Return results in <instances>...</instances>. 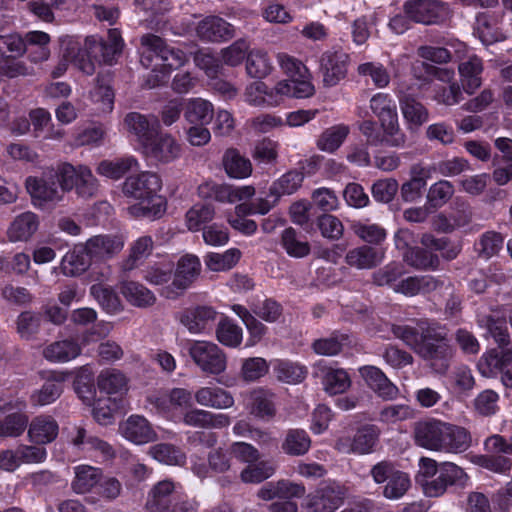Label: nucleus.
Segmentation results:
<instances>
[{"label": "nucleus", "instance_id": "f257e3e1", "mask_svg": "<svg viewBox=\"0 0 512 512\" xmlns=\"http://www.w3.org/2000/svg\"><path fill=\"white\" fill-rule=\"evenodd\" d=\"M393 336L400 339L405 345L413 349L423 359L436 366L440 362V369L446 368V359L451 355L445 332L434 324L421 321L417 326L392 325Z\"/></svg>", "mask_w": 512, "mask_h": 512}, {"label": "nucleus", "instance_id": "f03ea898", "mask_svg": "<svg viewBox=\"0 0 512 512\" xmlns=\"http://www.w3.org/2000/svg\"><path fill=\"white\" fill-rule=\"evenodd\" d=\"M415 441L418 446L431 451L459 454L469 449L472 437L464 427L430 419L417 423Z\"/></svg>", "mask_w": 512, "mask_h": 512}, {"label": "nucleus", "instance_id": "7ed1b4c3", "mask_svg": "<svg viewBox=\"0 0 512 512\" xmlns=\"http://www.w3.org/2000/svg\"><path fill=\"white\" fill-rule=\"evenodd\" d=\"M141 63L152 68L153 81L147 80V86L154 88L164 81L170 70L185 64L187 57L183 51L168 47L159 36L146 34L141 37Z\"/></svg>", "mask_w": 512, "mask_h": 512}, {"label": "nucleus", "instance_id": "20e7f679", "mask_svg": "<svg viewBox=\"0 0 512 512\" xmlns=\"http://www.w3.org/2000/svg\"><path fill=\"white\" fill-rule=\"evenodd\" d=\"M122 48L123 40L120 32L117 29H110L107 42L94 36L87 37L82 45L72 44L68 49V55L73 57L80 71L92 75L99 57H102L104 62L111 63Z\"/></svg>", "mask_w": 512, "mask_h": 512}, {"label": "nucleus", "instance_id": "39448f33", "mask_svg": "<svg viewBox=\"0 0 512 512\" xmlns=\"http://www.w3.org/2000/svg\"><path fill=\"white\" fill-rule=\"evenodd\" d=\"M276 60L281 71L288 77L279 81L288 84L290 91L286 98L304 99L314 95L311 73L301 60L284 52L278 53Z\"/></svg>", "mask_w": 512, "mask_h": 512}, {"label": "nucleus", "instance_id": "423d86ee", "mask_svg": "<svg viewBox=\"0 0 512 512\" xmlns=\"http://www.w3.org/2000/svg\"><path fill=\"white\" fill-rule=\"evenodd\" d=\"M370 109L378 118L382 131L386 135V143L400 147L405 143V135L401 132L395 101L389 94L377 93L370 99Z\"/></svg>", "mask_w": 512, "mask_h": 512}, {"label": "nucleus", "instance_id": "0eeeda50", "mask_svg": "<svg viewBox=\"0 0 512 512\" xmlns=\"http://www.w3.org/2000/svg\"><path fill=\"white\" fill-rule=\"evenodd\" d=\"M57 180L62 191L75 190L83 199L95 196L98 191V180L86 165L61 164L57 168Z\"/></svg>", "mask_w": 512, "mask_h": 512}, {"label": "nucleus", "instance_id": "6e6552de", "mask_svg": "<svg viewBox=\"0 0 512 512\" xmlns=\"http://www.w3.org/2000/svg\"><path fill=\"white\" fill-rule=\"evenodd\" d=\"M187 351L195 365L206 374L219 375L226 370V354L214 342L190 340Z\"/></svg>", "mask_w": 512, "mask_h": 512}, {"label": "nucleus", "instance_id": "1a4fd4ad", "mask_svg": "<svg viewBox=\"0 0 512 512\" xmlns=\"http://www.w3.org/2000/svg\"><path fill=\"white\" fill-rule=\"evenodd\" d=\"M201 269V261L198 256L182 255L176 263L172 283L162 289L161 295L167 299L177 298L198 278Z\"/></svg>", "mask_w": 512, "mask_h": 512}, {"label": "nucleus", "instance_id": "9d476101", "mask_svg": "<svg viewBox=\"0 0 512 512\" xmlns=\"http://www.w3.org/2000/svg\"><path fill=\"white\" fill-rule=\"evenodd\" d=\"M142 154L156 164H168L177 160L182 153L179 141L170 133L158 131L146 140Z\"/></svg>", "mask_w": 512, "mask_h": 512}, {"label": "nucleus", "instance_id": "9b49d317", "mask_svg": "<svg viewBox=\"0 0 512 512\" xmlns=\"http://www.w3.org/2000/svg\"><path fill=\"white\" fill-rule=\"evenodd\" d=\"M371 475L373 480L378 484L386 482L383 495L390 500L400 499L411 486L408 474L397 470L388 462L376 464L371 470Z\"/></svg>", "mask_w": 512, "mask_h": 512}, {"label": "nucleus", "instance_id": "f8f14e48", "mask_svg": "<svg viewBox=\"0 0 512 512\" xmlns=\"http://www.w3.org/2000/svg\"><path fill=\"white\" fill-rule=\"evenodd\" d=\"M403 10L412 21L425 25L438 24L451 15L449 5L438 0H409Z\"/></svg>", "mask_w": 512, "mask_h": 512}, {"label": "nucleus", "instance_id": "ddd939ff", "mask_svg": "<svg viewBox=\"0 0 512 512\" xmlns=\"http://www.w3.org/2000/svg\"><path fill=\"white\" fill-rule=\"evenodd\" d=\"M289 91L286 82H277L269 88L266 83L255 81L246 87L244 100L255 107H277L284 102Z\"/></svg>", "mask_w": 512, "mask_h": 512}, {"label": "nucleus", "instance_id": "4468645a", "mask_svg": "<svg viewBox=\"0 0 512 512\" xmlns=\"http://www.w3.org/2000/svg\"><path fill=\"white\" fill-rule=\"evenodd\" d=\"M25 185L36 206L58 202L62 200L65 192L57 180V170L44 173L41 177L30 176Z\"/></svg>", "mask_w": 512, "mask_h": 512}, {"label": "nucleus", "instance_id": "2eb2a0df", "mask_svg": "<svg viewBox=\"0 0 512 512\" xmlns=\"http://www.w3.org/2000/svg\"><path fill=\"white\" fill-rule=\"evenodd\" d=\"M47 451L43 447L21 444L16 448L0 451V469L16 471L22 464H38L45 461Z\"/></svg>", "mask_w": 512, "mask_h": 512}, {"label": "nucleus", "instance_id": "dca6fc26", "mask_svg": "<svg viewBox=\"0 0 512 512\" xmlns=\"http://www.w3.org/2000/svg\"><path fill=\"white\" fill-rule=\"evenodd\" d=\"M380 431L375 425H365L357 430L353 437L343 435L338 438L335 448L341 453L369 454L373 451Z\"/></svg>", "mask_w": 512, "mask_h": 512}, {"label": "nucleus", "instance_id": "f3484780", "mask_svg": "<svg viewBox=\"0 0 512 512\" xmlns=\"http://www.w3.org/2000/svg\"><path fill=\"white\" fill-rule=\"evenodd\" d=\"M126 238L122 234H99L89 238L85 251L90 259L104 261L118 255L124 248Z\"/></svg>", "mask_w": 512, "mask_h": 512}, {"label": "nucleus", "instance_id": "a211bd4d", "mask_svg": "<svg viewBox=\"0 0 512 512\" xmlns=\"http://www.w3.org/2000/svg\"><path fill=\"white\" fill-rule=\"evenodd\" d=\"M26 407V402L22 398H14L0 405V411L10 414L0 420V437L16 438L26 429L28 417L21 413Z\"/></svg>", "mask_w": 512, "mask_h": 512}, {"label": "nucleus", "instance_id": "6ab92c4d", "mask_svg": "<svg viewBox=\"0 0 512 512\" xmlns=\"http://www.w3.org/2000/svg\"><path fill=\"white\" fill-rule=\"evenodd\" d=\"M162 189L161 177L154 172L144 171L125 179L123 194L128 198L158 194Z\"/></svg>", "mask_w": 512, "mask_h": 512}, {"label": "nucleus", "instance_id": "aec40b11", "mask_svg": "<svg viewBox=\"0 0 512 512\" xmlns=\"http://www.w3.org/2000/svg\"><path fill=\"white\" fill-rule=\"evenodd\" d=\"M344 491L338 485H326L307 496L305 507L311 512H334L344 500Z\"/></svg>", "mask_w": 512, "mask_h": 512}, {"label": "nucleus", "instance_id": "412c9836", "mask_svg": "<svg viewBox=\"0 0 512 512\" xmlns=\"http://www.w3.org/2000/svg\"><path fill=\"white\" fill-rule=\"evenodd\" d=\"M119 433L126 440L143 445L156 440L157 434L148 420L141 415H131L119 424Z\"/></svg>", "mask_w": 512, "mask_h": 512}, {"label": "nucleus", "instance_id": "4be33fe9", "mask_svg": "<svg viewBox=\"0 0 512 512\" xmlns=\"http://www.w3.org/2000/svg\"><path fill=\"white\" fill-rule=\"evenodd\" d=\"M349 55L343 51H327L321 57L323 82L326 86H335L347 73Z\"/></svg>", "mask_w": 512, "mask_h": 512}, {"label": "nucleus", "instance_id": "5701e85b", "mask_svg": "<svg viewBox=\"0 0 512 512\" xmlns=\"http://www.w3.org/2000/svg\"><path fill=\"white\" fill-rule=\"evenodd\" d=\"M135 203L127 207L128 214L133 218L154 220L164 215L167 208L166 198L162 195H148L133 198Z\"/></svg>", "mask_w": 512, "mask_h": 512}, {"label": "nucleus", "instance_id": "b1692460", "mask_svg": "<svg viewBox=\"0 0 512 512\" xmlns=\"http://www.w3.org/2000/svg\"><path fill=\"white\" fill-rule=\"evenodd\" d=\"M361 377L366 384L381 398L385 400L395 399L399 389L376 366H363L359 369Z\"/></svg>", "mask_w": 512, "mask_h": 512}, {"label": "nucleus", "instance_id": "393cba45", "mask_svg": "<svg viewBox=\"0 0 512 512\" xmlns=\"http://www.w3.org/2000/svg\"><path fill=\"white\" fill-rule=\"evenodd\" d=\"M39 228L38 216L30 211L23 212L13 218L10 222L6 236L12 243L27 242Z\"/></svg>", "mask_w": 512, "mask_h": 512}, {"label": "nucleus", "instance_id": "a878e982", "mask_svg": "<svg viewBox=\"0 0 512 512\" xmlns=\"http://www.w3.org/2000/svg\"><path fill=\"white\" fill-rule=\"evenodd\" d=\"M196 34L204 41L218 42L233 37L234 30L232 25L221 17L207 16L197 24Z\"/></svg>", "mask_w": 512, "mask_h": 512}, {"label": "nucleus", "instance_id": "bb28decb", "mask_svg": "<svg viewBox=\"0 0 512 512\" xmlns=\"http://www.w3.org/2000/svg\"><path fill=\"white\" fill-rule=\"evenodd\" d=\"M246 407L250 414L264 420L276 415L275 394L264 388H256L249 392Z\"/></svg>", "mask_w": 512, "mask_h": 512}, {"label": "nucleus", "instance_id": "cd10ccee", "mask_svg": "<svg viewBox=\"0 0 512 512\" xmlns=\"http://www.w3.org/2000/svg\"><path fill=\"white\" fill-rule=\"evenodd\" d=\"M197 404L203 407L225 410L231 408L234 397L231 392L217 386H203L194 393Z\"/></svg>", "mask_w": 512, "mask_h": 512}, {"label": "nucleus", "instance_id": "c85d7f7f", "mask_svg": "<svg viewBox=\"0 0 512 512\" xmlns=\"http://www.w3.org/2000/svg\"><path fill=\"white\" fill-rule=\"evenodd\" d=\"M217 313L211 307H197L192 310L185 311L180 318V322L192 334H202L211 330Z\"/></svg>", "mask_w": 512, "mask_h": 512}, {"label": "nucleus", "instance_id": "c756f323", "mask_svg": "<svg viewBox=\"0 0 512 512\" xmlns=\"http://www.w3.org/2000/svg\"><path fill=\"white\" fill-rule=\"evenodd\" d=\"M480 374L484 377H493L498 371L512 368V348L507 346L500 352L492 349L484 353L477 364Z\"/></svg>", "mask_w": 512, "mask_h": 512}, {"label": "nucleus", "instance_id": "7c9ffc66", "mask_svg": "<svg viewBox=\"0 0 512 512\" xmlns=\"http://www.w3.org/2000/svg\"><path fill=\"white\" fill-rule=\"evenodd\" d=\"M70 439L75 447L90 456L108 459L114 455V450L108 443L96 437H87L85 429L81 427H74Z\"/></svg>", "mask_w": 512, "mask_h": 512}, {"label": "nucleus", "instance_id": "2f4dec72", "mask_svg": "<svg viewBox=\"0 0 512 512\" xmlns=\"http://www.w3.org/2000/svg\"><path fill=\"white\" fill-rule=\"evenodd\" d=\"M58 432V423L52 416L39 415L30 422L27 435L31 442L44 445L54 441Z\"/></svg>", "mask_w": 512, "mask_h": 512}, {"label": "nucleus", "instance_id": "473e14b6", "mask_svg": "<svg viewBox=\"0 0 512 512\" xmlns=\"http://www.w3.org/2000/svg\"><path fill=\"white\" fill-rule=\"evenodd\" d=\"M213 104L201 97L184 100V119L190 125H208L214 118Z\"/></svg>", "mask_w": 512, "mask_h": 512}, {"label": "nucleus", "instance_id": "72a5a7b5", "mask_svg": "<svg viewBox=\"0 0 512 512\" xmlns=\"http://www.w3.org/2000/svg\"><path fill=\"white\" fill-rule=\"evenodd\" d=\"M180 485L172 480L165 479L157 482L149 491L146 507L150 512H169V496L177 492Z\"/></svg>", "mask_w": 512, "mask_h": 512}, {"label": "nucleus", "instance_id": "f704fd0d", "mask_svg": "<svg viewBox=\"0 0 512 512\" xmlns=\"http://www.w3.org/2000/svg\"><path fill=\"white\" fill-rule=\"evenodd\" d=\"M125 129L133 134L140 144V149L154 135V126H158L155 117H148L138 112L128 113L123 121Z\"/></svg>", "mask_w": 512, "mask_h": 512}, {"label": "nucleus", "instance_id": "c9c22d12", "mask_svg": "<svg viewBox=\"0 0 512 512\" xmlns=\"http://www.w3.org/2000/svg\"><path fill=\"white\" fill-rule=\"evenodd\" d=\"M443 286V283L431 275L410 276L394 284L393 290L412 297L420 293H429Z\"/></svg>", "mask_w": 512, "mask_h": 512}, {"label": "nucleus", "instance_id": "e433bc0d", "mask_svg": "<svg viewBox=\"0 0 512 512\" xmlns=\"http://www.w3.org/2000/svg\"><path fill=\"white\" fill-rule=\"evenodd\" d=\"M97 387L101 393L120 400L128 391V380L116 369H105L97 377Z\"/></svg>", "mask_w": 512, "mask_h": 512}, {"label": "nucleus", "instance_id": "4c0bfd02", "mask_svg": "<svg viewBox=\"0 0 512 512\" xmlns=\"http://www.w3.org/2000/svg\"><path fill=\"white\" fill-rule=\"evenodd\" d=\"M90 260L85 251V244L76 245L62 257L59 268L67 277L79 276L89 268Z\"/></svg>", "mask_w": 512, "mask_h": 512}, {"label": "nucleus", "instance_id": "58836bf2", "mask_svg": "<svg viewBox=\"0 0 512 512\" xmlns=\"http://www.w3.org/2000/svg\"><path fill=\"white\" fill-rule=\"evenodd\" d=\"M119 290L126 301L134 307L147 308L156 302L155 294L136 281H122Z\"/></svg>", "mask_w": 512, "mask_h": 512}, {"label": "nucleus", "instance_id": "ea45409f", "mask_svg": "<svg viewBox=\"0 0 512 512\" xmlns=\"http://www.w3.org/2000/svg\"><path fill=\"white\" fill-rule=\"evenodd\" d=\"M461 83L466 93L473 94L481 86L482 61L473 55L458 66Z\"/></svg>", "mask_w": 512, "mask_h": 512}, {"label": "nucleus", "instance_id": "a19ab883", "mask_svg": "<svg viewBox=\"0 0 512 512\" xmlns=\"http://www.w3.org/2000/svg\"><path fill=\"white\" fill-rule=\"evenodd\" d=\"M272 367L277 380L286 384L301 383L308 374L306 366L287 359L273 360Z\"/></svg>", "mask_w": 512, "mask_h": 512}, {"label": "nucleus", "instance_id": "79ce46f5", "mask_svg": "<svg viewBox=\"0 0 512 512\" xmlns=\"http://www.w3.org/2000/svg\"><path fill=\"white\" fill-rule=\"evenodd\" d=\"M102 472L99 468L81 464L74 467V478L71 488L78 494L90 492L101 480Z\"/></svg>", "mask_w": 512, "mask_h": 512}, {"label": "nucleus", "instance_id": "37998d69", "mask_svg": "<svg viewBox=\"0 0 512 512\" xmlns=\"http://www.w3.org/2000/svg\"><path fill=\"white\" fill-rule=\"evenodd\" d=\"M383 259V252L369 246L354 248L345 257L346 263L357 269H371L380 264Z\"/></svg>", "mask_w": 512, "mask_h": 512}, {"label": "nucleus", "instance_id": "c03bdc74", "mask_svg": "<svg viewBox=\"0 0 512 512\" xmlns=\"http://www.w3.org/2000/svg\"><path fill=\"white\" fill-rule=\"evenodd\" d=\"M81 353L80 345L73 339L56 341L44 350L47 360L55 363H64L78 357Z\"/></svg>", "mask_w": 512, "mask_h": 512}, {"label": "nucleus", "instance_id": "a18cd8bd", "mask_svg": "<svg viewBox=\"0 0 512 512\" xmlns=\"http://www.w3.org/2000/svg\"><path fill=\"white\" fill-rule=\"evenodd\" d=\"M90 295L97 301L100 307L109 315H116L123 311L124 306L118 294L110 287L103 284H93L90 287Z\"/></svg>", "mask_w": 512, "mask_h": 512}, {"label": "nucleus", "instance_id": "49530a36", "mask_svg": "<svg viewBox=\"0 0 512 512\" xmlns=\"http://www.w3.org/2000/svg\"><path fill=\"white\" fill-rule=\"evenodd\" d=\"M401 112L409 129H417L428 121L429 113L422 103L410 96L399 99Z\"/></svg>", "mask_w": 512, "mask_h": 512}, {"label": "nucleus", "instance_id": "de8ad7c7", "mask_svg": "<svg viewBox=\"0 0 512 512\" xmlns=\"http://www.w3.org/2000/svg\"><path fill=\"white\" fill-rule=\"evenodd\" d=\"M138 165L137 159L133 156L113 160H103L97 165L96 172L106 178L118 180L128 171L137 168Z\"/></svg>", "mask_w": 512, "mask_h": 512}, {"label": "nucleus", "instance_id": "09e8293b", "mask_svg": "<svg viewBox=\"0 0 512 512\" xmlns=\"http://www.w3.org/2000/svg\"><path fill=\"white\" fill-rule=\"evenodd\" d=\"M223 166L227 175L235 179H244L252 174V164L236 149H228L223 156Z\"/></svg>", "mask_w": 512, "mask_h": 512}, {"label": "nucleus", "instance_id": "8fccbe9b", "mask_svg": "<svg viewBox=\"0 0 512 512\" xmlns=\"http://www.w3.org/2000/svg\"><path fill=\"white\" fill-rule=\"evenodd\" d=\"M242 253L237 248H230L223 253L209 252L204 256V263L208 270L213 272H225L239 262Z\"/></svg>", "mask_w": 512, "mask_h": 512}, {"label": "nucleus", "instance_id": "3c124183", "mask_svg": "<svg viewBox=\"0 0 512 512\" xmlns=\"http://www.w3.org/2000/svg\"><path fill=\"white\" fill-rule=\"evenodd\" d=\"M311 447V439L303 429H289L283 439L281 448L290 456H301L306 454Z\"/></svg>", "mask_w": 512, "mask_h": 512}, {"label": "nucleus", "instance_id": "603ef678", "mask_svg": "<svg viewBox=\"0 0 512 512\" xmlns=\"http://www.w3.org/2000/svg\"><path fill=\"white\" fill-rule=\"evenodd\" d=\"M321 371L324 390L330 395L343 393L350 387L351 380L344 369L323 367Z\"/></svg>", "mask_w": 512, "mask_h": 512}, {"label": "nucleus", "instance_id": "864d4df0", "mask_svg": "<svg viewBox=\"0 0 512 512\" xmlns=\"http://www.w3.org/2000/svg\"><path fill=\"white\" fill-rule=\"evenodd\" d=\"M350 133L346 124H337L324 130L317 140V147L324 152H335Z\"/></svg>", "mask_w": 512, "mask_h": 512}, {"label": "nucleus", "instance_id": "5fc2aeb1", "mask_svg": "<svg viewBox=\"0 0 512 512\" xmlns=\"http://www.w3.org/2000/svg\"><path fill=\"white\" fill-rule=\"evenodd\" d=\"M272 62L264 50L254 49L247 55L246 71L252 78L263 79L271 74Z\"/></svg>", "mask_w": 512, "mask_h": 512}, {"label": "nucleus", "instance_id": "6e6d98bb", "mask_svg": "<svg viewBox=\"0 0 512 512\" xmlns=\"http://www.w3.org/2000/svg\"><path fill=\"white\" fill-rule=\"evenodd\" d=\"M215 335L222 345L229 348H237L243 341L242 328L229 318H223L219 321Z\"/></svg>", "mask_w": 512, "mask_h": 512}, {"label": "nucleus", "instance_id": "4d7b16f0", "mask_svg": "<svg viewBox=\"0 0 512 512\" xmlns=\"http://www.w3.org/2000/svg\"><path fill=\"white\" fill-rule=\"evenodd\" d=\"M214 216L215 209L212 205L197 203L186 212V226L189 231H200L204 228V224L209 223L214 219Z\"/></svg>", "mask_w": 512, "mask_h": 512}, {"label": "nucleus", "instance_id": "13d9d810", "mask_svg": "<svg viewBox=\"0 0 512 512\" xmlns=\"http://www.w3.org/2000/svg\"><path fill=\"white\" fill-rule=\"evenodd\" d=\"M149 454L158 462L181 466L186 462L185 453L178 447L169 443H160L150 447Z\"/></svg>", "mask_w": 512, "mask_h": 512}, {"label": "nucleus", "instance_id": "bf43d9fd", "mask_svg": "<svg viewBox=\"0 0 512 512\" xmlns=\"http://www.w3.org/2000/svg\"><path fill=\"white\" fill-rule=\"evenodd\" d=\"M153 250V240L150 236H141L130 246V254L121 264L124 271L133 270L139 261L147 258Z\"/></svg>", "mask_w": 512, "mask_h": 512}, {"label": "nucleus", "instance_id": "052dcab7", "mask_svg": "<svg viewBox=\"0 0 512 512\" xmlns=\"http://www.w3.org/2000/svg\"><path fill=\"white\" fill-rule=\"evenodd\" d=\"M276 471L275 466L268 461L249 463L241 472L240 479L243 483L258 484L272 477Z\"/></svg>", "mask_w": 512, "mask_h": 512}, {"label": "nucleus", "instance_id": "680f3d73", "mask_svg": "<svg viewBox=\"0 0 512 512\" xmlns=\"http://www.w3.org/2000/svg\"><path fill=\"white\" fill-rule=\"evenodd\" d=\"M90 98L95 105V112L98 114L110 113L114 107V92L108 83H104L100 78L97 79V85L90 92Z\"/></svg>", "mask_w": 512, "mask_h": 512}, {"label": "nucleus", "instance_id": "e2e57ef3", "mask_svg": "<svg viewBox=\"0 0 512 512\" xmlns=\"http://www.w3.org/2000/svg\"><path fill=\"white\" fill-rule=\"evenodd\" d=\"M452 390L460 395H468L475 387V378L469 367L461 365L452 370L449 375Z\"/></svg>", "mask_w": 512, "mask_h": 512}, {"label": "nucleus", "instance_id": "0e129e2a", "mask_svg": "<svg viewBox=\"0 0 512 512\" xmlns=\"http://www.w3.org/2000/svg\"><path fill=\"white\" fill-rule=\"evenodd\" d=\"M303 179V173L296 170L289 171L272 184L270 194L276 198L291 195L301 186Z\"/></svg>", "mask_w": 512, "mask_h": 512}, {"label": "nucleus", "instance_id": "69168bd1", "mask_svg": "<svg viewBox=\"0 0 512 512\" xmlns=\"http://www.w3.org/2000/svg\"><path fill=\"white\" fill-rule=\"evenodd\" d=\"M281 244L291 257L302 258L310 253V245L298 237L296 231L289 227L282 232Z\"/></svg>", "mask_w": 512, "mask_h": 512}, {"label": "nucleus", "instance_id": "338daca9", "mask_svg": "<svg viewBox=\"0 0 512 512\" xmlns=\"http://www.w3.org/2000/svg\"><path fill=\"white\" fill-rule=\"evenodd\" d=\"M255 194V188L251 185L232 186L228 184H220L216 193V201L223 203H235L238 201L248 200Z\"/></svg>", "mask_w": 512, "mask_h": 512}, {"label": "nucleus", "instance_id": "774afa93", "mask_svg": "<svg viewBox=\"0 0 512 512\" xmlns=\"http://www.w3.org/2000/svg\"><path fill=\"white\" fill-rule=\"evenodd\" d=\"M120 407V401L116 397L99 398L93 405V416L101 425H109L114 422L115 412Z\"/></svg>", "mask_w": 512, "mask_h": 512}]
</instances>
